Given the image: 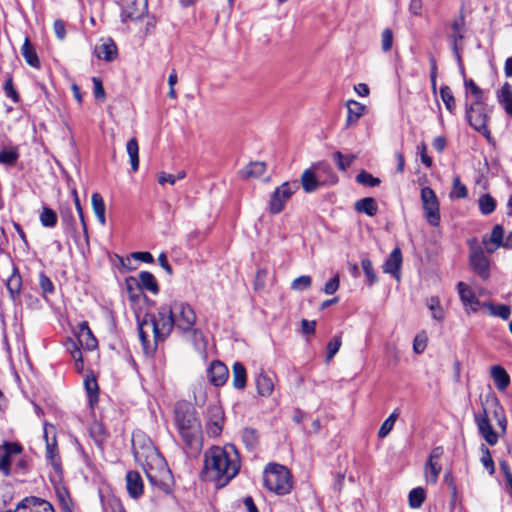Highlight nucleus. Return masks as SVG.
<instances>
[{"label": "nucleus", "instance_id": "dca6fc26", "mask_svg": "<svg viewBox=\"0 0 512 512\" xmlns=\"http://www.w3.org/2000/svg\"><path fill=\"white\" fill-rule=\"evenodd\" d=\"M472 270L483 280L490 277V263L482 250L473 251L469 258Z\"/></svg>", "mask_w": 512, "mask_h": 512}, {"label": "nucleus", "instance_id": "0e129e2a", "mask_svg": "<svg viewBox=\"0 0 512 512\" xmlns=\"http://www.w3.org/2000/svg\"><path fill=\"white\" fill-rule=\"evenodd\" d=\"M504 230L501 225L494 226L490 235V242L495 244L496 247H500L503 240Z\"/></svg>", "mask_w": 512, "mask_h": 512}, {"label": "nucleus", "instance_id": "473e14b6", "mask_svg": "<svg viewBox=\"0 0 512 512\" xmlns=\"http://www.w3.org/2000/svg\"><path fill=\"white\" fill-rule=\"evenodd\" d=\"M266 170V164L261 161H255L249 163L241 172L242 179L258 178Z\"/></svg>", "mask_w": 512, "mask_h": 512}, {"label": "nucleus", "instance_id": "3c124183", "mask_svg": "<svg viewBox=\"0 0 512 512\" xmlns=\"http://www.w3.org/2000/svg\"><path fill=\"white\" fill-rule=\"evenodd\" d=\"M21 284V276L16 272H14L7 280L6 286L12 298L20 293Z\"/></svg>", "mask_w": 512, "mask_h": 512}, {"label": "nucleus", "instance_id": "a19ab883", "mask_svg": "<svg viewBox=\"0 0 512 512\" xmlns=\"http://www.w3.org/2000/svg\"><path fill=\"white\" fill-rule=\"evenodd\" d=\"M333 159L336 162L339 170L346 171L356 159V155L343 154L340 151H336L333 153Z\"/></svg>", "mask_w": 512, "mask_h": 512}, {"label": "nucleus", "instance_id": "6e6552de", "mask_svg": "<svg viewBox=\"0 0 512 512\" xmlns=\"http://www.w3.org/2000/svg\"><path fill=\"white\" fill-rule=\"evenodd\" d=\"M297 182H284L275 189L269 201V212L271 214H279L283 211L286 202L298 190Z\"/></svg>", "mask_w": 512, "mask_h": 512}, {"label": "nucleus", "instance_id": "680f3d73", "mask_svg": "<svg viewBox=\"0 0 512 512\" xmlns=\"http://www.w3.org/2000/svg\"><path fill=\"white\" fill-rule=\"evenodd\" d=\"M92 82H93V86H94V89H93L94 97L96 98V100L103 102L105 100L106 95H105V90H104L102 81L97 77H93Z\"/></svg>", "mask_w": 512, "mask_h": 512}, {"label": "nucleus", "instance_id": "58836bf2", "mask_svg": "<svg viewBox=\"0 0 512 512\" xmlns=\"http://www.w3.org/2000/svg\"><path fill=\"white\" fill-rule=\"evenodd\" d=\"M57 219V214L53 209L46 206L42 208L39 215V220L42 226L52 228L57 224Z\"/></svg>", "mask_w": 512, "mask_h": 512}, {"label": "nucleus", "instance_id": "b1692460", "mask_svg": "<svg viewBox=\"0 0 512 512\" xmlns=\"http://www.w3.org/2000/svg\"><path fill=\"white\" fill-rule=\"evenodd\" d=\"M497 101L505 113L512 117V86L508 82L497 91Z\"/></svg>", "mask_w": 512, "mask_h": 512}, {"label": "nucleus", "instance_id": "5fc2aeb1", "mask_svg": "<svg viewBox=\"0 0 512 512\" xmlns=\"http://www.w3.org/2000/svg\"><path fill=\"white\" fill-rule=\"evenodd\" d=\"M361 266L367 277L368 285L372 286L377 282V276L373 270L372 262L368 258H365L361 261Z\"/></svg>", "mask_w": 512, "mask_h": 512}, {"label": "nucleus", "instance_id": "79ce46f5", "mask_svg": "<svg viewBox=\"0 0 512 512\" xmlns=\"http://www.w3.org/2000/svg\"><path fill=\"white\" fill-rule=\"evenodd\" d=\"M427 307L432 313V318L436 321H443L445 318V312L440 304L438 297H431L427 300Z\"/></svg>", "mask_w": 512, "mask_h": 512}, {"label": "nucleus", "instance_id": "bf43d9fd", "mask_svg": "<svg viewBox=\"0 0 512 512\" xmlns=\"http://www.w3.org/2000/svg\"><path fill=\"white\" fill-rule=\"evenodd\" d=\"M341 337L335 336L327 345V359H332L341 347Z\"/></svg>", "mask_w": 512, "mask_h": 512}, {"label": "nucleus", "instance_id": "6e6d98bb", "mask_svg": "<svg viewBox=\"0 0 512 512\" xmlns=\"http://www.w3.org/2000/svg\"><path fill=\"white\" fill-rule=\"evenodd\" d=\"M72 358L75 360V366L77 370H81L83 368V359L82 352L77 344L73 341L70 342V346L68 347Z\"/></svg>", "mask_w": 512, "mask_h": 512}, {"label": "nucleus", "instance_id": "a18cd8bd", "mask_svg": "<svg viewBox=\"0 0 512 512\" xmlns=\"http://www.w3.org/2000/svg\"><path fill=\"white\" fill-rule=\"evenodd\" d=\"M478 204L483 215L491 214L496 208V201L490 194L482 195L478 200Z\"/></svg>", "mask_w": 512, "mask_h": 512}, {"label": "nucleus", "instance_id": "de8ad7c7", "mask_svg": "<svg viewBox=\"0 0 512 512\" xmlns=\"http://www.w3.org/2000/svg\"><path fill=\"white\" fill-rule=\"evenodd\" d=\"M19 158L17 148L3 149L0 151V164L14 165Z\"/></svg>", "mask_w": 512, "mask_h": 512}, {"label": "nucleus", "instance_id": "603ef678", "mask_svg": "<svg viewBox=\"0 0 512 512\" xmlns=\"http://www.w3.org/2000/svg\"><path fill=\"white\" fill-rule=\"evenodd\" d=\"M481 452H482L481 462H482L483 466L489 472V474H491V475L494 474V472H495L494 462H493V459H492L489 449L484 444L481 445Z\"/></svg>", "mask_w": 512, "mask_h": 512}, {"label": "nucleus", "instance_id": "423d86ee", "mask_svg": "<svg viewBox=\"0 0 512 512\" xmlns=\"http://www.w3.org/2000/svg\"><path fill=\"white\" fill-rule=\"evenodd\" d=\"M171 306L175 318V327L182 332H196V329H194L196 322L194 309L183 301H174Z\"/></svg>", "mask_w": 512, "mask_h": 512}, {"label": "nucleus", "instance_id": "13d9d810", "mask_svg": "<svg viewBox=\"0 0 512 512\" xmlns=\"http://www.w3.org/2000/svg\"><path fill=\"white\" fill-rule=\"evenodd\" d=\"M5 95L10 98L14 103L19 101V95L14 88L12 77H8L4 84Z\"/></svg>", "mask_w": 512, "mask_h": 512}, {"label": "nucleus", "instance_id": "f257e3e1", "mask_svg": "<svg viewBox=\"0 0 512 512\" xmlns=\"http://www.w3.org/2000/svg\"><path fill=\"white\" fill-rule=\"evenodd\" d=\"M241 461L234 445L212 446L204 454L203 473L216 488L225 487L239 473Z\"/></svg>", "mask_w": 512, "mask_h": 512}, {"label": "nucleus", "instance_id": "72a5a7b5", "mask_svg": "<svg viewBox=\"0 0 512 512\" xmlns=\"http://www.w3.org/2000/svg\"><path fill=\"white\" fill-rule=\"evenodd\" d=\"M91 204L93 212L95 213L99 223L101 225L106 224L105 216V203L103 197L99 193H93L91 196Z\"/></svg>", "mask_w": 512, "mask_h": 512}, {"label": "nucleus", "instance_id": "4c0bfd02", "mask_svg": "<svg viewBox=\"0 0 512 512\" xmlns=\"http://www.w3.org/2000/svg\"><path fill=\"white\" fill-rule=\"evenodd\" d=\"M41 499L35 496L25 497L17 504L14 511L7 512H35Z\"/></svg>", "mask_w": 512, "mask_h": 512}, {"label": "nucleus", "instance_id": "a878e982", "mask_svg": "<svg viewBox=\"0 0 512 512\" xmlns=\"http://www.w3.org/2000/svg\"><path fill=\"white\" fill-rule=\"evenodd\" d=\"M490 374L494 380L496 388L500 391L506 390L510 384V376L506 370L502 366L495 365L491 367Z\"/></svg>", "mask_w": 512, "mask_h": 512}, {"label": "nucleus", "instance_id": "412c9836", "mask_svg": "<svg viewBox=\"0 0 512 512\" xmlns=\"http://www.w3.org/2000/svg\"><path fill=\"white\" fill-rule=\"evenodd\" d=\"M457 289L463 305L470 306L473 312H477L478 306L482 303L479 302L475 293L463 282L457 284Z\"/></svg>", "mask_w": 512, "mask_h": 512}, {"label": "nucleus", "instance_id": "aec40b11", "mask_svg": "<svg viewBox=\"0 0 512 512\" xmlns=\"http://www.w3.org/2000/svg\"><path fill=\"white\" fill-rule=\"evenodd\" d=\"M126 488L128 494L137 499L143 494V481L137 471H129L126 474Z\"/></svg>", "mask_w": 512, "mask_h": 512}, {"label": "nucleus", "instance_id": "cd10ccee", "mask_svg": "<svg viewBox=\"0 0 512 512\" xmlns=\"http://www.w3.org/2000/svg\"><path fill=\"white\" fill-rule=\"evenodd\" d=\"M257 391L261 396L269 397L274 390V382L271 376L265 372H261L256 377Z\"/></svg>", "mask_w": 512, "mask_h": 512}, {"label": "nucleus", "instance_id": "9d476101", "mask_svg": "<svg viewBox=\"0 0 512 512\" xmlns=\"http://www.w3.org/2000/svg\"><path fill=\"white\" fill-rule=\"evenodd\" d=\"M44 439L46 442V460L51 464L54 471L60 475L62 473V466L57 447L55 427L51 424L44 425Z\"/></svg>", "mask_w": 512, "mask_h": 512}, {"label": "nucleus", "instance_id": "6ab92c4d", "mask_svg": "<svg viewBox=\"0 0 512 512\" xmlns=\"http://www.w3.org/2000/svg\"><path fill=\"white\" fill-rule=\"evenodd\" d=\"M401 265H402V253H401L400 248L396 247L395 249L392 250L389 257L383 264V267H382L383 272L391 274L397 280H399V278H400L399 272H400Z\"/></svg>", "mask_w": 512, "mask_h": 512}, {"label": "nucleus", "instance_id": "052dcab7", "mask_svg": "<svg viewBox=\"0 0 512 512\" xmlns=\"http://www.w3.org/2000/svg\"><path fill=\"white\" fill-rule=\"evenodd\" d=\"M427 346V337L425 334H418L413 341V350L416 354L424 352Z\"/></svg>", "mask_w": 512, "mask_h": 512}, {"label": "nucleus", "instance_id": "393cba45", "mask_svg": "<svg viewBox=\"0 0 512 512\" xmlns=\"http://www.w3.org/2000/svg\"><path fill=\"white\" fill-rule=\"evenodd\" d=\"M96 56L107 62L113 61L117 56V46L112 39L104 40L95 48Z\"/></svg>", "mask_w": 512, "mask_h": 512}, {"label": "nucleus", "instance_id": "864d4df0", "mask_svg": "<svg viewBox=\"0 0 512 512\" xmlns=\"http://www.w3.org/2000/svg\"><path fill=\"white\" fill-rule=\"evenodd\" d=\"M312 279L308 275H302L294 279L291 283V289L295 291H304L311 286Z\"/></svg>", "mask_w": 512, "mask_h": 512}, {"label": "nucleus", "instance_id": "7c9ffc66", "mask_svg": "<svg viewBox=\"0 0 512 512\" xmlns=\"http://www.w3.org/2000/svg\"><path fill=\"white\" fill-rule=\"evenodd\" d=\"M481 307L486 308L491 316L508 320L511 315V308L506 304L495 305L491 302H483Z\"/></svg>", "mask_w": 512, "mask_h": 512}, {"label": "nucleus", "instance_id": "69168bd1", "mask_svg": "<svg viewBox=\"0 0 512 512\" xmlns=\"http://www.w3.org/2000/svg\"><path fill=\"white\" fill-rule=\"evenodd\" d=\"M39 285H40L43 293H52L54 291V285H53L52 281L44 273H41L39 275Z\"/></svg>", "mask_w": 512, "mask_h": 512}, {"label": "nucleus", "instance_id": "338daca9", "mask_svg": "<svg viewBox=\"0 0 512 512\" xmlns=\"http://www.w3.org/2000/svg\"><path fill=\"white\" fill-rule=\"evenodd\" d=\"M465 86L470 91V93L474 96L475 101H481L483 93H482L481 89L476 85V83L472 79L466 80Z\"/></svg>", "mask_w": 512, "mask_h": 512}, {"label": "nucleus", "instance_id": "f3484780", "mask_svg": "<svg viewBox=\"0 0 512 512\" xmlns=\"http://www.w3.org/2000/svg\"><path fill=\"white\" fill-rule=\"evenodd\" d=\"M131 283H134L139 288L147 290L153 294H157L159 292V286L155 276L148 271L140 272L138 279L134 277H129L126 280V284L129 290H131Z\"/></svg>", "mask_w": 512, "mask_h": 512}, {"label": "nucleus", "instance_id": "774afa93", "mask_svg": "<svg viewBox=\"0 0 512 512\" xmlns=\"http://www.w3.org/2000/svg\"><path fill=\"white\" fill-rule=\"evenodd\" d=\"M418 149V152L420 154V158H421V162L428 168H430L433 164V160L431 157H429L427 155V148H426V145L424 143H421L420 145H418L417 147Z\"/></svg>", "mask_w": 512, "mask_h": 512}, {"label": "nucleus", "instance_id": "39448f33", "mask_svg": "<svg viewBox=\"0 0 512 512\" xmlns=\"http://www.w3.org/2000/svg\"><path fill=\"white\" fill-rule=\"evenodd\" d=\"M265 487L277 495L288 494L292 488L289 470L279 464H269L263 474Z\"/></svg>", "mask_w": 512, "mask_h": 512}, {"label": "nucleus", "instance_id": "f03ea898", "mask_svg": "<svg viewBox=\"0 0 512 512\" xmlns=\"http://www.w3.org/2000/svg\"><path fill=\"white\" fill-rule=\"evenodd\" d=\"M139 338L146 355H152L156 351V344L164 341L175 326L172 306H161L157 316L145 315L138 324Z\"/></svg>", "mask_w": 512, "mask_h": 512}, {"label": "nucleus", "instance_id": "f704fd0d", "mask_svg": "<svg viewBox=\"0 0 512 512\" xmlns=\"http://www.w3.org/2000/svg\"><path fill=\"white\" fill-rule=\"evenodd\" d=\"M84 387L89 397L91 406L98 401L99 386L94 375H88L84 379Z\"/></svg>", "mask_w": 512, "mask_h": 512}, {"label": "nucleus", "instance_id": "ddd939ff", "mask_svg": "<svg viewBox=\"0 0 512 512\" xmlns=\"http://www.w3.org/2000/svg\"><path fill=\"white\" fill-rule=\"evenodd\" d=\"M22 450V446L16 442L4 441L0 446V452H2V455L0 456V472L4 476L10 475L12 456L21 454Z\"/></svg>", "mask_w": 512, "mask_h": 512}, {"label": "nucleus", "instance_id": "e433bc0d", "mask_svg": "<svg viewBox=\"0 0 512 512\" xmlns=\"http://www.w3.org/2000/svg\"><path fill=\"white\" fill-rule=\"evenodd\" d=\"M126 151L130 158L131 169L136 172L139 168V146L136 138L127 142Z\"/></svg>", "mask_w": 512, "mask_h": 512}, {"label": "nucleus", "instance_id": "ea45409f", "mask_svg": "<svg viewBox=\"0 0 512 512\" xmlns=\"http://www.w3.org/2000/svg\"><path fill=\"white\" fill-rule=\"evenodd\" d=\"M426 498V492L422 487L412 489L408 495L409 506L413 509L421 507Z\"/></svg>", "mask_w": 512, "mask_h": 512}, {"label": "nucleus", "instance_id": "9b49d317", "mask_svg": "<svg viewBox=\"0 0 512 512\" xmlns=\"http://www.w3.org/2000/svg\"><path fill=\"white\" fill-rule=\"evenodd\" d=\"M148 10L147 0H121L122 21L141 19Z\"/></svg>", "mask_w": 512, "mask_h": 512}, {"label": "nucleus", "instance_id": "4d7b16f0", "mask_svg": "<svg viewBox=\"0 0 512 512\" xmlns=\"http://www.w3.org/2000/svg\"><path fill=\"white\" fill-rule=\"evenodd\" d=\"M393 44V33L392 30L386 28L383 30L381 35V49L383 52H388L392 48Z\"/></svg>", "mask_w": 512, "mask_h": 512}, {"label": "nucleus", "instance_id": "e2e57ef3", "mask_svg": "<svg viewBox=\"0 0 512 512\" xmlns=\"http://www.w3.org/2000/svg\"><path fill=\"white\" fill-rule=\"evenodd\" d=\"M72 194H73V197H74L75 207H76V210L78 212V215H79V218H80V221H81V224H82L83 232L87 236V234H88L87 225H86V222H85L83 209H82V206H81V203H80V200H79V197H78V194H77L76 190H73Z\"/></svg>", "mask_w": 512, "mask_h": 512}, {"label": "nucleus", "instance_id": "49530a36", "mask_svg": "<svg viewBox=\"0 0 512 512\" xmlns=\"http://www.w3.org/2000/svg\"><path fill=\"white\" fill-rule=\"evenodd\" d=\"M242 440L247 449L253 450L258 444L257 431L252 428H245L242 432Z\"/></svg>", "mask_w": 512, "mask_h": 512}, {"label": "nucleus", "instance_id": "1a4fd4ad", "mask_svg": "<svg viewBox=\"0 0 512 512\" xmlns=\"http://www.w3.org/2000/svg\"><path fill=\"white\" fill-rule=\"evenodd\" d=\"M466 115L471 127H473L476 131L480 132L488 140H490V131L487 127L488 116L482 102L475 101L469 107H467Z\"/></svg>", "mask_w": 512, "mask_h": 512}, {"label": "nucleus", "instance_id": "37998d69", "mask_svg": "<svg viewBox=\"0 0 512 512\" xmlns=\"http://www.w3.org/2000/svg\"><path fill=\"white\" fill-rule=\"evenodd\" d=\"M468 196L466 186L461 182L459 176L453 178V187L449 194L451 199H464Z\"/></svg>", "mask_w": 512, "mask_h": 512}, {"label": "nucleus", "instance_id": "0eeeda50", "mask_svg": "<svg viewBox=\"0 0 512 512\" xmlns=\"http://www.w3.org/2000/svg\"><path fill=\"white\" fill-rule=\"evenodd\" d=\"M421 202L427 222L432 226L440 224V207L438 198L430 187L421 189Z\"/></svg>", "mask_w": 512, "mask_h": 512}, {"label": "nucleus", "instance_id": "2f4dec72", "mask_svg": "<svg viewBox=\"0 0 512 512\" xmlns=\"http://www.w3.org/2000/svg\"><path fill=\"white\" fill-rule=\"evenodd\" d=\"M301 185L306 193H312L319 188L320 182L313 170L306 169L301 175Z\"/></svg>", "mask_w": 512, "mask_h": 512}, {"label": "nucleus", "instance_id": "8fccbe9b", "mask_svg": "<svg viewBox=\"0 0 512 512\" xmlns=\"http://www.w3.org/2000/svg\"><path fill=\"white\" fill-rule=\"evenodd\" d=\"M356 182L363 186H368V187H375L381 183L379 178L374 177L372 174L368 173L365 170H362L356 176Z\"/></svg>", "mask_w": 512, "mask_h": 512}, {"label": "nucleus", "instance_id": "a211bd4d", "mask_svg": "<svg viewBox=\"0 0 512 512\" xmlns=\"http://www.w3.org/2000/svg\"><path fill=\"white\" fill-rule=\"evenodd\" d=\"M464 17L460 16L458 19L454 20L452 23V34L449 36L451 42H452V49L455 54V57L458 61V63H461V54L458 47V42L463 40L464 38Z\"/></svg>", "mask_w": 512, "mask_h": 512}, {"label": "nucleus", "instance_id": "20e7f679", "mask_svg": "<svg viewBox=\"0 0 512 512\" xmlns=\"http://www.w3.org/2000/svg\"><path fill=\"white\" fill-rule=\"evenodd\" d=\"M175 424L187 452L191 455L199 454L203 447V437L201 423L195 411L176 408Z\"/></svg>", "mask_w": 512, "mask_h": 512}, {"label": "nucleus", "instance_id": "bb28decb", "mask_svg": "<svg viewBox=\"0 0 512 512\" xmlns=\"http://www.w3.org/2000/svg\"><path fill=\"white\" fill-rule=\"evenodd\" d=\"M247 372L244 365L235 362L232 366V385L237 390H243L246 387Z\"/></svg>", "mask_w": 512, "mask_h": 512}, {"label": "nucleus", "instance_id": "2eb2a0df", "mask_svg": "<svg viewBox=\"0 0 512 512\" xmlns=\"http://www.w3.org/2000/svg\"><path fill=\"white\" fill-rule=\"evenodd\" d=\"M475 422L477 424L479 433L486 440V442L491 446L495 445L498 442V434L491 426L485 409L482 413L475 414Z\"/></svg>", "mask_w": 512, "mask_h": 512}, {"label": "nucleus", "instance_id": "7ed1b4c3", "mask_svg": "<svg viewBox=\"0 0 512 512\" xmlns=\"http://www.w3.org/2000/svg\"><path fill=\"white\" fill-rule=\"evenodd\" d=\"M133 453L136 461L143 467L150 484L168 492L172 484L171 471L164 457L151 442L141 447L133 442Z\"/></svg>", "mask_w": 512, "mask_h": 512}, {"label": "nucleus", "instance_id": "f8f14e48", "mask_svg": "<svg viewBox=\"0 0 512 512\" xmlns=\"http://www.w3.org/2000/svg\"><path fill=\"white\" fill-rule=\"evenodd\" d=\"M206 432L210 437H218L223 430L224 412L221 407L211 405L207 409Z\"/></svg>", "mask_w": 512, "mask_h": 512}, {"label": "nucleus", "instance_id": "4468645a", "mask_svg": "<svg viewBox=\"0 0 512 512\" xmlns=\"http://www.w3.org/2000/svg\"><path fill=\"white\" fill-rule=\"evenodd\" d=\"M229 371L227 366L219 360H214L207 368L208 381L215 387L224 385L228 379Z\"/></svg>", "mask_w": 512, "mask_h": 512}, {"label": "nucleus", "instance_id": "4be33fe9", "mask_svg": "<svg viewBox=\"0 0 512 512\" xmlns=\"http://www.w3.org/2000/svg\"><path fill=\"white\" fill-rule=\"evenodd\" d=\"M347 107V119L346 127H350L356 124L359 119L364 115L366 106L355 100H349L346 102Z\"/></svg>", "mask_w": 512, "mask_h": 512}, {"label": "nucleus", "instance_id": "c85d7f7f", "mask_svg": "<svg viewBox=\"0 0 512 512\" xmlns=\"http://www.w3.org/2000/svg\"><path fill=\"white\" fill-rule=\"evenodd\" d=\"M21 54L27 64H29L33 68H39L40 67V60L37 56V53L35 51V48L31 44L28 37L25 38L24 43L21 48Z\"/></svg>", "mask_w": 512, "mask_h": 512}, {"label": "nucleus", "instance_id": "c9c22d12", "mask_svg": "<svg viewBox=\"0 0 512 512\" xmlns=\"http://www.w3.org/2000/svg\"><path fill=\"white\" fill-rule=\"evenodd\" d=\"M441 470L442 467L439 464V462H432V460H427L424 467V476L426 483L436 484Z\"/></svg>", "mask_w": 512, "mask_h": 512}, {"label": "nucleus", "instance_id": "5701e85b", "mask_svg": "<svg viewBox=\"0 0 512 512\" xmlns=\"http://www.w3.org/2000/svg\"><path fill=\"white\" fill-rule=\"evenodd\" d=\"M77 338L79 344L85 347L87 350H92L97 346V340L93 336L92 331L90 330L86 321L79 324Z\"/></svg>", "mask_w": 512, "mask_h": 512}, {"label": "nucleus", "instance_id": "c756f323", "mask_svg": "<svg viewBox=\"0 0 512 512\" xmlns=\"http://www.w3.org/2000/svg\"><path fill=\"white\" fill-rule=\"evenodd\" d=\"M354 208L359 213L373 217L378 212V206L374 198L365 197L355 202Z\"/></svg>", "mask_w": 512, "mask_h": 512}, {"label": "nucleus", "instance_id": "09e8293b", "mask_svg": "<svg viewBox=\"0 0 512 512\" xmlns=\"http://www.w3.org/2000/svg\"><path fill=\"white\" fill-rule=\"evenodd\" d=\"M440 97L446 107V109L453 113L455 109V98L449 86H442L440 89Z\"/></svg>", "mask_w": 512, "mask_h": 512}, {"label": "nucleus", "instance_id": "c03bdc74", "mask_svg": "<svg viewBox=\"0 0 512 512\" xmlns=\"http://www.w3.org/2000/svg\"><path fill=\"white\" fill-rule=\"evenodd\" d=\"M399 416L397 410H394L390 416L382 423L378 431V437L383 439L388 436V434L392 431L394 424Z\"/></svg>", "mask_w": 512, "mask_h": 512}]
</instances>
